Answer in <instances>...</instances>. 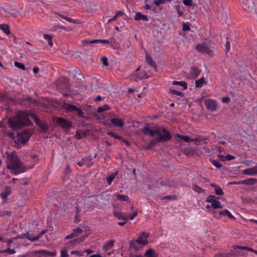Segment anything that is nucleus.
<instances>
[{
    "label": "nucleus",
    "instance_id": "57",
    "mask_svg": "<svg viewBox=\"0 0 257 257\" xmlns=\"http://www.w3.org/2000/svg\"><path fill=\"white\" fill-rule=\"evenodd\" d=\"M61 257H69L67 251L65 249H62L61 251Z\"/></svg>",
    "mask_w": 257,
    "mask_h": 257
},
{
    "label": "nucleus",
    "instance_id": "13",
    "mask_svg": "<svg viewBox=\"0 0 257 257\" xmlns=\"http://www.w3.org/2000/svg\"><path fill=\"white\" fill-rule=\"evenodd\" d=\"M214 217L216 218H219L221 215L222 216H226L230 219H235L234 217L231 214V213L227 209H225L224 210L219 211L218 213H217L216 211L214 212Z\"/></svg>",
    "mask_w": 257,
    "mask_h": 257
},
{
    "label": "nucleus",
    "instance_id": "2",
    "mask_svg": "<svg viewBox=\"0 0 257 257\" xmlns=\"http://www.w3.org/2000/svg\"><path fill=\"white\" fill-rule=\"evenodd\" d=\"M143 132L145 134L156 137V140L150 142L151 145L155 144L159 141L165 142L171 139L169 133L164 128L158 126L154 127L146 126L143 129Z\"/></svg>",
    "mask_w": 257,
    "mask_h": 257
},
{
    "label": "nucleus",
    "instance_id": "32",
    "mask_svg": "<svg viewBox=\"0 0 257 257\" xmlns=\"http://www.w3.org/2000/svg\"><path fill=\"white\" fill-rule=\"evenodd\" d=\"M89 43L92 44V43H97V44H108L109 43V41L106 40H94L92 41H90L89 42Z\"/></svg>",
    "mask_w": 257,
    "mask_h": 257
},
{
    "label": "nucleus",
    "instance_id": "27",
    "mask_svg": "<svg viewBox=\"0 0 257 257\" xmlns=\"http://www.w3.org/2000/svg\"><path fill=\"white\" fill-rule=\"evenodd\" d=\"M137 243H138L136 242V240H131L130 241V248H133L135 251H138L139 250V247L138 246Z\"/></svg>",
    "mask_w": 257,
    "mask_h": 257
},
{
    "label": "nucleus",
    "instance_id": "21",
    "mask_svg": "<svg viewBox=\"0 0 257 257\" xmlns=\"http://www.w3.org/2000/svg\"><path fill=\"white\" fill-rule=\"evenodd\" d=\"M145 255L147 257H158V254L152 248H150L146 250Z\"/></svg>",
    "mask_w": 257,
    "mask_h": 257
},
{
    "label": "nucleus",
    "instance_id": "56",
    "mask_svg": "<svg viewBox=\"0 0 257 257\" xmlns=\"http://www.w3.org/2000/svg\"><path fill=\"white\" fill-rule=\"evenodd\" d=\"M71 253L72 254H75L76 255H78V256H82L83 254V251L80 252V251H77V250H74V251H72L71 252Z\"/></svg>",
    "mask_w": 257,
    "mask_h": 257
},
{
    "label": "nucleus",
    "instance_id": "43",
    "mask_svg": "<svg viewBox=\"0 0 257 257\" xmlns=\"http://www.w3.org/2000/svg\"><path fill=\"white\" fill-rule=\"evenodd\" d=\"M215 193L218 196H222L224 194L222 189L219 186L215 189Z\"/></svg>",
    "mask_w": 257,
    "mask_h": 257
},
{
    "label": "nucleus",
    "instance_id": "19",
    "mask_svg": "<svg viewBox=\"0 0 257 257\" xmlns=\"http://www.w3.org/2000/svg\"><path fill=\"white\" fill-rule=\"evenodd\" d=\"M220 161H230L231 160H234L235 159V157L234 156L230 155H218Z\"/></svg>",
    "mask_w": 257,
    "mask_h": 257
},
{
    "label": "nucleus",
    "instance_id": "14",
    "mask_svg": "<svg viewBox=\"0 0 257 257\" xmlns=\"http://www.w3.org/2000/svg\"><path fill=\"white\" fill-rule=\"evenodd\" d=\"M205 105L207 109L213 111L216 109L217 104L216 101L209 99L206 100Z\"/></svg>",
    "mask_w": 257,
    "mask_h": 257
},
{
    "label": "nucleus",
    "instance_id": "31",
    "mask_svg": "<svg viewBox=\"0 0 257 257\" xmlns=\"http://www.w3.org/2000/svg\"><path fill=\"white\" fill-rule=\"evenodd\" d=\"M116 197L117 200L124 201H130L128 196L124 195H120L117 194H116Z\"/></svg>",
    "mask_w": 257,
    "mask_h": 257
},
{
    "label": "nucleus",
    "instance_id": "38",
    "mask_svg": "<svg viewBox=\"0 0 257 257\" xmlns=\"http://www.w3.org/2000/svg\"><path fill=\"white\" fill-rule=\"evenodd\" d=\"M160 184L162 185V186H172L173 185V183L169 180H163V181H162L161 182H160Z\"/></svg>",
    "mask_w": 257,
    "mask_h": 257
},
{
    "label": "nucleus",
    "instance_id": "54",
    "mask_svg": "<svg viewBox=\"0 0 257 257\" xmlns=\"http://www.w3.org/2000/svg\"><path fill=\"white\" fill-rule=\"evenodd\" d=\"M230 252V254H232L231 256H240V255H243V253L240 251L234 252L233 251H231Z\"/></svg>",
    "mask_w": 257,
    "mask_h": 257
},
{
    "label": "nucleus",
    "instance_id": "55",
    "mask_svg": "<svg viewBox=\"0 0 257 257\" xmlns=\"http://www.w3.org/2000/svg\"><path fill=\"white\" fill-rule=\"evenodd\" d=\"M170 92L172 93L175 94L178 96H181L182 95V93L179 91L173 90L172 89H170Z\"/></svg>",
    "mask_w": 257,
    "mask_h": 257
},
{
    "label": "nucleus",
    "instance_id": "16",
    "mask_svg": "<svg viewBox=\"0 0 257 257\" xmlns=\"http://www.w3.org/2000/svg\"><path fill=\"white\" fill-rule=\"evenodd\" d=\"M11 193V188L10 186H6L3 191L1 194V196L3 200H6L8 199V196Z\"/></svg>",
    "mask_w": 257,
    "mask_h": 257
},
{
    "label": "nucleus",
    "instance_id": "34",
    "mask_svg": "<svg viewBox=\"0 0 257 257\" xmlns=\"http://www.w3.org/2000/svg\"><path fill=\"white\" fill-rule=\"evenodd\" d=\"M44 38L45 40H46L48 41V44L50 46H52L53 41H52V37L51 35H48V34H44Z\"/></svg>",
    "mask_w": 257,
    "mask_h": 257
},
{
    "label": "nucleus",
    "instance_id": "26",
    "mask_svg": "<svg viewBox=\"0 0 257 257\" xmlns=\"http://www.w3.org/2000/svg\"><path fill=\"white\" fill-rule=\"evenodd\" d=\"M0 29L7 35L10 34V30L7 24H0Z\"/></svg>",
    "mask_w": 257,
    "mask_h": 257
},
{
    "label": "nucleus",
    "instance_id": "63",
    "mask_svg": "<svg viewBox=\"0 0 257 257\" xmlns=\"http://www.w3.org/2000/svg\"><path fill=\"white\" fill-rule=\"evenodd\" d=\"M212 164L217 168H220L222 166V164L219 162H212Z\"/></svg>",
    "mask_w": 257,
    "mask_h": 257
},
{
    "label": "nucleus",
    "instance_id": "8",
    "mask_svg": "<svg viewBox=\"0 0 257 257\" xmlns=\"http://www.w3.org/2000/svg\"><path fill=\"white\" fill-rule=\"evenodd\" d=\"M98 201V199L96 196H90L86 199L85 204L89 206L90 207L94 208L96 205Z\"/></svg>",
    "mask_w": 257,
    "mask_h": 257
},
{
    "label": "nucleus",
    "instance_id": "50",
    "mask_svg": "<svg viewBox=\"0 0 257 257\" xmlns=\"http://www.w3.org/2000/svg\"><path fill=\"white\" fill-rule=\"evenodd\" d=\"M61 17L64 20H65L69 22L73 23H76L77 20H73L70 18H68V17H67L64 16H61Z\"/></svg>",
    "mask_w": 257,
    "mask_h": 257
},
{
    "label": "nucleus",
    "instance_id": "15",
    "mask_svg": "<svg viewBox=\"0 0 257 257\" xmlns=\"http://www.w3.org/2000/svg\"><path fill=\"white\" fill-rule=\"evenodd\" d=\"M67 109L71 111L74 112L80 116L83 117V112L76 106L73 105H69L68 106Z\"/></svg>",
    "mask_w": 257,
    "mask_h": 257
},
{
    "label": "nucleus",
    "instance_id": "30",
    "mask_svg": "<svg viewBox=\"0 0 257 257\" xmlns=\"http://www.w3.org/2000/svg\"><path fill=\"white\" fill-rule=\"evenodd\" d=\"M211 207L214 209L223 208V206L221 205L220 202L218 200L212 202L211 204Z\"/></svg>",
    "mask_w": 257,
    "mask_h": 257
},
{
    "label": "nucleus",
    "instance_id": "64",
    "mask_svg": "<svg viewBox=\"0 0 257 257\" xmlns=\"http://www.w3.org/2000/svg\"><path fill=\"white\" fill-rule=\"evenodd\" d=\"M183 30L184 31H187L190 30V27L188 24H184L183 25Z\"/></svg>",
    "mask_w": 257,
    "mask_h": 257
},
{
    "label": "nucleus",
    "instance_id": "62",
    "mask_svg": "<svg viewBox=\"0 0 257 257\" xmlns=\"http://www.w3.org/2000/svg\"><path fill=\"white\" fill-rule=\"evenodd\" d=\"M176 196L175 195H169V196H166L163 197L164 199H176Z\"/></svg>",
    "mask_w": 257,
    "mask_h": 257
},
{
    "label": "nucleus",
    "instance_id": "22",
    "mask_svg": "<svg viewBox=\"0 0 257 257\" xmlns=\"http://www.w3.org/2000/svg\"><path fill=\"white\" fill-rule=\"evenodd\" d=\"M114 243V240H110L103 244L102 248L104 250H107L113 246Z\"/></svg>",
    "mask_w": 257,
    "mask_h": 257
},
{
    "label": "nucleus",
    "instance_id": "42",
    "mask_svg": "<svg viewBox=\"0 0 257 257\" xmlns=\"http://www.w3.org/2000/svg\"><path fill=\"white\" fill-rule=\"evenodd\" d=\"M204 78H201L195 82L196 86L197 87H201L203 85V83H204Z\"/></svg>",
    "mask_w": 257,
    "mask_h": 257
},
{
    "label": "nucleus",
    "instance_id": "9",
    "mask_svg": "<svg viewBox=\"0 0 257 257\" xmlns=\"http://www.w3.org/2000/svg\"><path fill=\"white\" fill-rule=\"evenodd\" d=\"M24 239L27 238L28 239L32 241H35L39 239V237H35L34 235L32 234H30L29 232H27L25 233H22L19 235H18L15 237V239Z\"/></svg>",
    "mask_w": 257,
    "mask_h": 257
},
{
    "label": "nucleus",
    "instance_id": "18",
    "mask_svg": "<svg viewBox=\"0 0 257 257\" xmlns=\"http://www.w3.org/2000/svg\"><path fill=\"white\" fill-rule=\"evenodd\" d=\"M243 174L249 175H254L257 174V166L244 170L243 171Z\"/></svg>",
    "mask_w": 257,
    "mask_h": 257
},
{
    "label": "nucleus",
    "instance_id": "58",
    "mask_svg": "<svg viewBox=\"0 0 257 257\" xmlns=\"http://www.w3.org/2000/svg\"><path fill=\"white\" fill-rule=\"evenodd\" d=\"M138 215V211L137 210L135 211L132 214H131L128 217V219L130 220H133L136 216Z\"/></svg>",
    "mask_w": 257,
    "mask_h": 257
},
{
    "label": "nucleus",
    "instance_id": "5",
    "mask_svg": "<svg viewBox=\"0 0 257 257\" xmlns=\"http://www.w3.org/2000/svg\"><path fill=\"white\" fill-rule=\"evenodd\" d=\"M176 137L177 139H176L177 143L179 144L180 145H183V142H190L191 141L199 142L201 139L198 138H191L187 136H183L179 134H176Z\"/></svg>",
    "mask_w": 257,
    "mask_h": 257
},
{
    "label": "nucleus",
    "instance_id": "24",
    "mask_svg": "<svg viewBox=\"0 0 257 257\" xmlns=\"http://www.w3.org/2000/svg\"><path fill=\"white\" fill-rule=\"evenodd\" d=\"M256 182V179L254 178H249L241 181V184H245L248 185H253Z\"/></svg>",
    "mask_w": 257,
    "mask_h": 257
},
{
    "label": "nucleus",
    "instance_id": "11",
    "mask_svg": "<svg viewBox=\"0 0 257 257\" xmlns=\"http://www.w3.org/2000/svg\"><path fill=\"white\" fill-rule=\"evenodd\" d=\"M110 123L111 125H113L116 127H121L124 125V122L121 118L112 116L110 119Z\"/></svg>",
    "mask_w": 257,
    "mask_h": 257
},
{
    "label": "nucleus",
    "instance_id": "17",
    "mask_svg": "<svg viewBox=\"0 0 257 257\" xmlns=\"http://www.w3.org/2000/svg\"><path fill=\"white\" fill-rule=\"evenodd\" d=\"M113 214L119 220H127L128 219V217L123 212L114 211Z\"/></svg>",
    "mask_w": 257,
    "mask_h": 257
},
{
    "label": "nucleus",
    "instance_id": "47",
    "mask_svg": "<svg viewBox=\"0 0 257 257\" xmlns=\"http://www.w3.org/2000/svg\"><path fill=\"white\" fill-rule=\"evenodd\" d=\"M73 231L75 233V235L78 236L82 233L83 231L82 229L80 228H75L73 229Z\"/></svg>",
    "mask_w": 257,
    "mask_h": 257
},
{
    "label": "nucleus",
    "instance_id": "10",
    "mask_svg": "<svg viewBox=\"0 0 257 257\" xmlns=\"http://www.w3.org/2000/svg\"><path fill=\"white\" fill-rule=\"evenodd\" d=\"M17 138V140L20 143L24 144L28 141L30 138V136L27 132H24L22 133L18 134Z\"/></svg>",
    "mask_w": 257,
    "mask_h": 257
},
{
    "label": "nucleus",
    "instance_id": "3",
    "mask_svg": "<svg viewBox=\"0 0 257 257\" xmlns=\"http://www.w3.org/2000/svg\"><path fill=\"white\" fill-rule=\"evenodd\" d=\"M22 162H10L8 164L7 167L9 169H11L13 174L17 175L20 173L26 171L27 168L25 166L22 167Z\"/></svg>",
    "mask_w": 257,
    "mask_h": 257
},
{
    "label": "nucleus",
    "instance_id": "25",
    "mask_svg": "<svg viewBox=\"0 0 257 257\" xmlns=\"http://www.w3.org/2000/svg\"><path fill=\"white\" fill-rule=\"evenodd\" d=\"M196 49L198 51L202 52L208 53L209 52V49L206 46V45L204 44H199L196 46Z\"/></svg>",
    "mask_w": 257,
    "mask_h": 257
},
{
    "label": "nucleus",
    "instance_id": "20",
    "mask_svg": "<svg viewBox=\"0 0 257 257\" xmlns=\"http://www.w3.org/2000/svg\"><path fill=\"white\" fill-rule=\"evenodd\" d=\"M57 122L65 128H68L69 127V124L62 118H58Z\"/></svg>",
    "mask_w": 257,
    "mask_h": 257
},
{
    "label": "nucleus",
    "instance_id": "29",
    "mask_svg": "<svg viewBox=\"0 0 257 257\" xmlns=\"http://www.w3.org/2000/svg\"><path fill=\"white\" fill-rule=\"evenodd\" d=\"M232 247L234 249H245L248 251L253 252L254 251V249L253 248H251L250 247H247V246H240L238 245H234L232 246Z\"/></svg>",
    "mask_w": 257,
    "mask_h": 257
},
{
    "label": "nucleus",
    "instance_id": "23",
    "mask_svg": "<svg viewBox=\"0 0 257 257\" xmlns=\"http://www.w3.org/2000/svg\"><path fill=\"white\" fill-rule=\"evenodd\" d=\"M135 20L136 21H139V20L148 21V18L146 16L142 14L141 13L136 12V15L135 17Z\"/></svg>",
    "mask_w": 257,
    "mask_h": 257
},
{
    "label": "nucleus",
    "instance_id": "36",
    "mask_svg": "<svg viewBox=\"0 0 257 257\" xmlns=\"http://www.w3.org/2000/svg\"><path fill=\"white\" fill-rule=\"evenodd\" d=\"M146 61H147V62L150 64L152 67L155 68L156 65V63L154 61H153V60L152 59V58L150 57V56L147 54L146 55Z\"/></svg>",
    "mask_w": 257,
    "mask_h": 257
},
{
    "label": "nucleus",
    "instance_id": "46",
    "mask_svg": "<svg viewBox=\"0 0 257 257\" xmlns=\"http://www.w3.org/2000/svg\"><path fill=\"white\" fill-rule=\"evenodd\" d=\"M70 172H71V170L69 168V166L68 165H67L66 168L63 172V175H64L63 179H65V180L67 179V178L66 177V175H67V174L70 173Z\"/></svg>",
    "mask_w": 257,
    "mask_h": 257
},
{
    "label": "nucleus",
    "instance_id": "51",
    "mask_svg": "<svg viewBox=\"0 0 257 257\" xmlns=\"http://www.w3.org/2000/svg\"><path fill=\"white\" fill-rule=\"evenodd\" d=\"M84 136V134L80 132L79 131H77L75 135V137L77 139H81Z\"/></svg>",
    "mask_w": 257,
    "mask_h": 257
},
{
    "label": "nucleus",
    "instance_id": "60",
    "mask_svg": "<svg viewBox=\"0 0 257 257\" xmlns=\"http://www.w3.org/2000/svg\"><path fill=\"white\" fill-rule=\"evenodd\" d=\"M107 134H108V135L112 136L113 138H114L115 139H120V137L119 136H118L116 134H114L112 132H108Z\"/></svg>",
    "mask_w": 257,
    "mask_h": 257
},
{
    "label": "nucleus",
    "instance_id": "45",
    "mask_svg": "<svg viewBox=\"0 0 257 257\" xmlns=\"http://www.w3.org/2000/svg\"><path fill=\"white\" fill-rule=\"evenodd\" d=\"M231 254L230 252L228 253H218L215 255L214 257H231Z\"/></svg>",
    "mask_w": 257,
    "mask_h": 257
},
{
    "label": "nucleus",
    "instance_id": "7",
    "mask_svg": "<svg viewBox=\"0 0 257 257\" xmlns=\"http://www.w3.org/2000/svg\"><path fill=\"white\" fill-rule=\"evenodd\" d=\"M200 74V71L197 68H191L188 72L186 73V77L189 79H195Z\"/></svg>",
    "mask_w": 257,
    "mask_h": 257
},
{
    "label": "nucleus",
    "instance_id": "53",
    "mask_svg": "<svg viewBox=\"0 0 257 257\" xmlns=\"http://www.w3.org/2000/svg\"><path fill=\"white\" fill-rule=\"evenodd\" d=\"M183 3L184 5L186 6H191L192 5L193 1L192 0H183Z\"/></svg>",
    "mask_w": 257,
    "mask_h": 257
},
{
    "label": "nucleus",
    "instance_id": "28",
    "mask_svg": "<svg viewBox=\"0 0 257 257\" xmlns=\"http://www.w3.org/2000/svg\"><path fill=\"white\" fill-rule=\"evenodd\" d=\"M7 159L9 161H18V158L16 156L15 152H13L11 153V154L9 153H7Z\"/></svg>",
    "mask_w": 257,
    "mask_h": 257
},
{
    "label": "nucleus",
    "instance_id": "37",
    "mask_svg": "<svg viewBox=\"0 0 257 257\" xmlns=\"http://www.w3.org/2000/svg\"><path fill=\"white\" fill-rule=\"evenodd\" d=\"M136 242L139 243V244H141L143 245H146L148 244V241H147V240H144L143 239V237L142 236H140L139 237L137 240H136Z\"/></svg>",
    "mask_w": 257,
    "mask_h": 257
},
{
    "label": "nucleus",
    "instance_id": "35",
    "mask_svg": "<svg viewBox=\"0 0 257 257\" xmlns=\"http://www.w3.org/2000/svg\"><path fill=\"white\" fill-rule=\"evenodd\" d=\"M192 189L195 192H197L199 193H204L205 192V190L204 189L201 188V187L196 185H193L192 186Z\"/></svg>",
    "mask_w": 257,
    "mask_h": 257
},
{
    "label": "nucleus",
    "instance_id": "39",
    "mask_svg": "<svg viewBox=\"0 0 257 257\" xmlns=\"http://www.w3.org/2000/svg\"><path fill=\"white\" fill-rule=\"evenodd\" d=\"M110 108L109 106L107 104L103 105V106H99L97 108L98 112H102L104 111L107 110Z\"/></svg>",
    "mask_w": 257,
    "mask_h": 257
},
{
    "label": "nucleus",
    "instance_id": "52",
    "mask_svg": "<svg viewBox=\"0 0 257 257\" xmlns=\"http://www.w3.org/2000/svg\"><path fill=\"white\" fill-rule=\"evenodd\" d=\"M61 29H66L63 26H61V25H56V26H54L52 28V30L53 31H57V30H60Z\"/></svg>",
    "mask_w": 257,
    "mask_h": 257
},
{
    "label": "nucleus",
    "instance_id": "40",
    "mask_svg": "<svg viewBox=\"0 0 257 257\" xmlns=\"http://www.w3.org/2000/svg\"><path fill=\"white\" fill-rule=\"evenodd\" d=\"M217 198H219V197H217L215 195H210L207 197L206 201L207 202L212 203V202L216 200Z\"/></svg>",
    "mask_w": 257,
    "mask_h": 257
},
{
    "label": "nucleus",
    "instance_id": "48",
    "mask_svg": "<svg viewBox=\"0 0 257 257\" xmlns=\"http://www.w3.org/2000/svg\"><path fill=\"white\" fill-rule=\"evenodd\" d=\"M15 66L17 67V68H19L22 70H24L25 69V67L24 64L22 63H21L18 62H15Z\"/></svg>",
    "mask_w": 257,
    "mask_h": 257
},
{
    "label": "nucleus",
    "instance_id": "33",
    "mask_svg": "<svg viewBox=\"0 0 257 257\" xmlns=\"http://www.w3.org/2000/svg\"><path fill=\"white\" fill-rule=\"evenodd\" d=\"M172 84L173 85H178L182 86L184 89H186L187 88V84L185 81H173Z\"/></svg>",
    "mask_w": 257,
    "mask_h": 257
},
{
    "label": "nucleus",
    "instance_id": "4",
    "mask_svg": "<svg viewBox=\"0 0 257 257\" xmlns=\"http://www.w3.org/2000/svg\"><path fill=\"white\" fill-rule=\"evenodd\" d=\"M114 115V113H102L98 115L97 117L103 124L107 126L111 127L110 119Z\"/></svg>",
    "mask_w": 257,
    "mask_h": 257
},
{
    "label": "nucleus",
    "instance_id": "1",
    "mask_svg": "<svg viewBox=\"0 0 257 257\" xmlns=\"http://www.w3.org/2000/svg\"><path fill=\"white\" fill-rule=\"evenodd\" d=\"M30 118L33 119L43 131L45 132L47 130L46 124L41 122L35 114L31 112H20L15 117L10 118L9 122L12 128L16 130L24 125H29L30 123Z\"/></svg>",
    "mask_w": 257,
    "mask_h": 257
},
{
    "label": "nucleus",
    "instance_id": "6",
    "mask_svg": "<svg viewBox=\"0 0 257 257\" xmlns=\"http://www.w3.org/2000/svg\"><path fill=\"white\" fill-rule=\"evenodd\" d=\"M140 67H138L131 75L130 79L136 81H139L142 79H145L148 77L147 74L145 72H141L138 74V71Z\"/></svg>",
    "mask_w": 257,
    "mask_h": 257
},
{
    "label": "nucleus",
    "instance_id": "49",
    "mask_svg": "<svg viewBox=\"0 0 257 257\" xmlns=\"http://www.w3.org/2000/svg\"><path fill=\"white\" fill-rule=\"evenodd\" d=\"M82 240H81L80 238H76V239H73L72 240H71V241H69L67 243V244L68 245H69L70 244H76L77 243L80 242Z\"/></svg>",
    "mask_w": 257,
    "mask_h": 257
},
{
    "label": "nucleus",
    "instance_id": "41",
    "mask_svg": "<svg viewBox=\"0 0 257 257\" xmlns=\"http://www.w3.org/2000/svg\"><path fill=\"white\" fill-rule=\"evenodd\" d=\"M117 171H116L114 174H112L110 175H109L107 178V182L108 184L110 185L112 183V181L113 180L115 175L117 174Z\"/></svg>",
    "mask_w": 257,
    "mask_h": 257
},
{
    "label": "nucleus",
    "instance_id": "12",
    "mask_svg": "<svg viewBox=\"0 0 257 257\" xmlns=\"http://www.w3.org/2000/svg\"><path fill=\"white\" fill-rule=\"evenodd\" d=\"M38 253H41L43 255L45 256L54 257L56 255L57 252L56 251L51 252L46 250H35L33 252V254H36Z\"/></svg>",
    "mask_w": 257,
    "mask_h": 257
},
{
    "label": "nucleus",
    "instance_id": "61",
    "mask_svg": "<svg viewBox=\"0 0 257 257\" xmlns=\"http://www.w3.org/2000/svg\"><path fill=\"white\" fill-rule=\"evenodd\" d=\"M75 237H76V236L75 235V233L73 231V232H72L70 234L67 235L65 237V239H71V238H74Z\"/></svg>",
    "mask_w": 257,
    "mask_h": 257
},
{
    "label": "nucleus",
    "instance_id": "44",
    "mask_svg": "<svg viewBox=\"0 0 257 257\" xmlns=\"http://www.w3.org/2000/svg\"><path fill=\"white\" fill-rule=\"evenodd\" d=\"M1 253H8L10 254L15 253L16 251L14 249H11L10 247H8L7 249L3 250L0 251Z\"/></svg>",
    "mask_w": 257,
    "mask_h": 257
},
{
    "label": "nucleus",
    "instance_id": "59",
    "mask_svg": "<svg viewBox=\"0 0 257 257\" xmlns=\"http://www.w3.org/2000/svg\"><path fill=\"white\" fill-rule=\"evenodd\" d=\"M165 0H155L154 1V4H155L156 6H158L160 4H164L165 3Z\"/></svg>",
    "mask_w": 257,
    "mask_h": 257
}]
</instances>
